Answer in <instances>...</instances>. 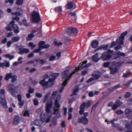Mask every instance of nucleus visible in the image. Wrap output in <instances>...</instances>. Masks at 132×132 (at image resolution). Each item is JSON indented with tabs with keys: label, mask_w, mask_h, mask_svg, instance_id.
<instances>
[{
	"label": "nucleus",
	"mask_w": 132,
	"mask_h": 132,
	"mask_svg": "<svg viewBox=\"0 0 132 132\" xmlns=\"http://www.w3.org/2000/svg\"><path fill=\"white\" fill-rule=\"evenodd\" d=\"M52 104L53 103L51 101L48 102L46 103V111L47 113V117L46 119L44 112L43 111L42 112L40 116V117L42 122L48 123L50 121V118L52 114V113L50 111V109L51 108Z\"/></svg>",
	"instance_id": "1"
},
{
	"label": "nucleus",
	"mask_w": 132,
	"mask_h": 132,
	"mask_svg": "<svg viewBox=\"0 0 132 132\" xmlns=\"http://www.w3.org/2000/svg\"><path fill=\"white\" fill-rule=\"evenodd\" d=\"M31 19L33 22L38 23L40 20V18L38 12L34 11L31 14Z\"/></svg>",
	"instance_id": "2"
},
{
	"label": "nucleus",
	"mask_w": 132,
	"mask_h": 132,
	"mask_svg": "<svg viewBox=\"0 0 132 132\" xmlns=\"http://www.w3.org/2000/svg\"><path fill=\"white\" fill-rule=\"evenodd\" d=\"M93 102L92 101H88L86 102H84L80 106V110L79 111V114L82 115L83 112L85 111V108H88L91 104V103Z\"/></svg>",
	"instance_id": "3"
},
{
	"label": "nucleus",
	"mask_w": 132,
	"mask_h": 132,
	"mask_svg": "<svg viewBox=\"0 0 132 132\" xmlns=\"http://www.w3.org/2000/svg\"><path fill=\"white\" fill-rule=\"evenodd\" d=\"M112 51L109 50L108 52H104L102 54V56L100 58L103 61H107L110 59L112 55L110 53H112Z\"/></svg>",
	"instance_id": "4"
},
{
	"label": "nucleus",
	"mask_w": 132,
	"mask_h": 132,
	"mask_svg": "<svg viewBox=\"0 0 132 132\" xmlns=\"http://www.w3.org/2000/svg\"><path fill=\"white\" fill-rule=\"evenodd\" d=\"M87 61H84L83 62H82L80 63L79 66L78 67V68L77 67H76V69L74 70V71L71 73L69 76V78H70L71 77L72 75L74 74L76 72L78 71V70H81L82 69H83L85 68L86 67V63H87Z\"/></svg>",
	"instance_id": "5"
},
{
	"label": "nucleus",
	"mask_w": 132,
	"mask_h": 132,
	"mask_svg": "<svg viewBox=\"0 0 132 132\" xmlns=\"http://www.w3.org/2000/svg\"><path fill=\"white\" fill-rule=\"evenodd\" d=\"M60 98L61 95L59 94L57 96L56 98L55 101V107L53 108L54 111V114H56V113H57L58 112V111L59 109L58 108L60 106L59 104V101L60 100Z\"/></svg>",
	"instance_id": "6"
},
{
	"label": "nucleus",
	"mask_w": 132,
	"mask_h": 132,
	"mask_svg": "<svg viewBox=\"0 0 132 132\" xmlns=\"http://www.w3.org/2000/svg\"><path fill=\"white\" fill-rule=\"evenodd\" d=\"M78 32V30L75 28L69 27L67 30V33L70 35H76Z\"/></svg>",
	"instance_id": "7"
},
{
	"label": "nucleus",
	"mask_w": 132,
	"mask_h": 132,
	"mask_svg": "<svg viewBox=\"0 0 132 132\" xmlns=\"http://www.w3.org/2000/svg\"><path fill=\"white\" fill-rule=\"evenodd\" d=\"M9 91L12 93V95L14 97L16 96V91L15 89V87L13 84H10L8 86Z\"/></svg>",
	"instance_id": "8"
},
{
	"label": "nucleus",
	"mask_w": 132,
	"mask_h": 132,
	"mask_svg": "<svg viewBox=\"0 0 132 132\" xmlns=\"http://www.w3.org/2000/svg\"><path fill=\"white\" fill-rule=\"evenodd\" d=\"M10 25L12 26L14 32L15 33H17L19 32V28L16 24H15V22L13 21L10 22Z\"/></svg>",
	"instance_id": "9"
},
{
	"label": "nucleus",
	"mask_w": 132,
	"mask_h": 132,
	"mask_svg": "<svg viewBox=\"0 0 132 132\" xmlns=\"http://www.w3.org/2000/svg\"><path fill=\"white\" fill-rule=\"evenodd\" d=\"M65 7V8L68 9H74L76 7L75 4L73 2L70 1L68 2Z\"/></svg>",
	"instance_id": "10"
},
{
	"label": "nucleus",
	"mask_w": 132,
	"mask_h": 132,
	"mask_svg": "<svg viewBox=\"0 0 132 132\" xmlns=\"http://www.w3.org/2000/svg\"><path fill=\"white\" fill-rule=\"evenodd\" d=\"M59 75V73H52L51 74L52 78H50L48 80V82L49 83L51 84V85H53L55 79Z\"/></svg>",
	"instance_id": "11"
},
{
	"label": "nucleus",
	"mask_w": 132,
	"mask_h": 132,
	"mask_svg": "<svg viewBox=\"0 0 132 132\" xmlns=\"http://www.w3.org/2000/svg\"><path fill=\"white\" fill-rule=\"evenodd\" d=\"M122 104V103L120 102L119 100H117L112 107V109L114 110H115L118 108Z\"/></svg>",
	"instance_id": "12"
},
{
	"label": "nucleus",
	"mask_w": 132,
	"mask_h": 132,
	"mask_svg": "<svg viewBox=\"0 0 132 132\" xmlns=\"http://www.w3.org/2000/svg\"><path fill=\"white\" fill-rule=\"evenodd\" d=\"M48 76L47 75H46L44 76V79L40 81V84L42 85L43 86H47L49 85L48 83V82H45V79H46L48 78Z\"/></svg>",
	"instance_id": "13"
},
{
	"label": "nucleus",
	"mask_w": 132,
	"mask_h": 132,
	"mask_svg": "<svg viewBox=\"0 0 132 132\" xmlns=\"http://www.w3.org/2000/svg\"><path fill=\"white\" fill-rule=\"evenodd\" d=\"M78 122L84 125H86L88 123V120L86 117H82L78 119Z\"/></svg>",
	"instance_id": "14"
},
{
	"label": "nucleus",
	"mask_w": 132,
	"mask_h": 132,
	"mask_svg": "<svg viewBox=\"0 0 132 132\" xmlns=\"http://www.w3.org/2000/svg\"><path fill=\"white\" fill-rule=\"evenodd\" d=\"M127 33V31H126L121 35L119 37V40L120 39L121 40L120 41V44L121 45H122L123 44V40L124 39L125 37V36L126 35Z\"/></svg>",
	"instance_id": "15"
},
{
	"label": "nucleus",
	"mask_w": 132,
	"mask_h": 132,
	"mask_svg": "<svg viewBox=\"0 0 132 132\" xmlns=\"http://www.w3.org/2000/svg\"><path fill=\"white\" fill-rule=\"evenodd\" d=\"M20 52L18 53L21 55L23 54L24 53H27L29 52V50L27 48H20L19 49Z\"/></svg>",
	"instance_id": "16"
},
{
	"label": "nucleus",
	"mask_w": 132,
	"mask_h": 132,
	"mask_svg": "<svg viewBox=\"0 0 132 132\" xmlns=\"http://www.w3.org/2000/svg\"><path fill=\"white\" fill-rule=\"evenodd\" d=\"M0 103L4 107L7 108V102L5 97H0Z\"/></svg>",
	"instance_id": "17"
},
{
	"label": "nucleus",
	"mask_w": 132,
	"mask_h": 132,
	"mask_svg": "<svg viewBox=\"0 0 132 132\" xmlns=\"http://www.w3.org/2000/svg\"><path fill=\"white\" fill-rule=\"evenodd\" d=\"M45 43L44 41H42L40 42L39 44V45L41 46L42 49L43 48H47L50 46V45L49 44H45L44 45Z\"/></svg>",
	"instance_id": "18"
},
{
	"label": "nucleus",
	"mask_w": 132,
	"mask_h": 132,
	"mask_svg": "<svg viewBox=\"0 0 132 132\" xmlns=\"http://www.w3.org/2000/svg\"><path fill=\"white\" fill-rule=\"evenodd\" d=\"M20 119L19 117L18 116H15L13 124L14 125H17L19 123Z\"/></svg>",
	"instance_id": "19"
},
{
	"label": "nucleus",
	"mask_w": 132,
	"mask_h": 132,
	"mask_svg": "<svg viewBox=\"0 0 132 132\" xmlns=\"http://www.w3.org/2000/svg\"><path fill=\"white\" fill-rule=\"evenodd\" d=\"M69 73V71L68 70H65L63 72L61 75L62 77L63 78H65L68 77V75Z\"/></svg>",
	"instance_id": "20"
},
{
	"label": "nucleus",
	"mask_w": 132,
	"mask_h": 132,
	"mask_svg": "<svg viewBox=\"0 0 132 132\" xmlns=\"http://www.w3.org/2000/svg\"><path fill=\"white\" fill-rule=\"evenodd\" d=\"M69 76L68 77V78L64 81L63 83L62 84L63 86L61 87V89L59 90V92L60 93H61V92H62L63 90L64 89V87L63 86H65L68 83V81L70 78H69Z\"/></svg>",
	"instance_id": "21"
},
{
	"label": "nucleus",
	"mask_w": 132,
	"mask_h": 132,
	"mask_svg": "<svg viewBox=\"0 0 132 132\" xmlns=\"http://www.w3.org/2000/svg\"><path fill=\"white\" fill-rule=\"evenodd\" d=\"M108 45H103L100 47H99L97 49H96L95 51V52H96L99 50H102L103 49L104 50H106L108 49Z\"/></svg>",
	"instance_id": "22"
},
{
	"label": "nucleus",
	"mask_w": 132,
	"mask_h": 132,
	"mask_svg": "<svg viewBox=\"0 0 132 132\" xmlns=\"http://www.w3.org/2000/svg\"><path fill=\"white\" fill-rule=\"evenodd\" d=\"M98 44L99 43L97 41L94 40L92 42L91 45L93 48H95L98 46Z\"/></svg>",
	"instance_id": "23"
},
{
	"label": "nucleus",
	"mask_w": 132,
	"mask_h": 132,
	"mask_svg": "<svg viewBox=\"0 0 132 132\" xmlns=\"http://www.w3.org/2000/svg\"><path fill=\"white\" fill-rule=\"evenodd\" d=\"M42 123V122L39 119H36L34 122V125L39 126H41Z\"/></svg>",
	"instance_id": "24"
},
{
	"label": "nucleus",
	"mask_w": 132,
	"mask_h": 132,
	"mask_svg": "<svg viewBox=\"0 0 132 132\" xmlns=\"http://www.w3.org/2000/svg\"><path fill=\"white\" fill-rule=\"evenodd\" d=\"M110 70L111 74H113L116 73L118 71V69L116 67H110Z\"/></svg>",
	"instance_id": "25"
},
{
	"label": "nucleus",
	"mask_w": 132,
	"mask_h": 132,
	"mask_svg": "<svg viewBox=\"0 0 132 132\" xmlns=\"http://www.w3.org/2000/svg\"><path fill=\"white\" fill-rule=\"evenodd\" d=\"M98 53H97L96 55L92 56V59L94 61L97 62L100 60V59L98 58Z\"/></svg>",
	"instance_id": "26"
},
{
	"label": "nucleus",
	"mask_w": 132,
	"mask_h": 132,
	"mask_svg": "<svg viewBox=\"0 0 132 132\" xmlns=\"http://www.w3.org/2000/svg\"><path fill=\"white\" fill-rule=\"evenodd\" d=\"M12 76V73H10L6 74L5 77V80L7 81L9 79L11 78Z\"/></svg>",
	"instance_id": "27"
},
{
	"label": "nucleus",
	"mask_w": 132,
	"mask_h": 132,
	"mask_svg": "<svg viewBox=\"0 0 132 132\" xmlns=\"http://www.w3.org/2000/svg\"><path fill=\"white\" fill-rule=\"evenodd\" d=\"M3 56L6 58H9L10 60H12L14 57L13 55H11L9 54H7L3 55Z\"/></svg>",
	"instance_id": "28"
},
{
	"label": "nucleus",
	"mask_w": 132,
	"mask_h": 132,
	"mask_svg": "<svg viewBox=\"0 0 132 132\" xmlns=\"http://www.w3.org/2000/svg\"><path fill=\"white\" fill-rule=\"evenodd\" d=\"M20 37H14L12 38V42L14 43L18 42L20 40Z\"/></svg>",
	"instance_id": "29"
},
{
	"label": "nucleus",
	"mask_w": 132,
	"mask_h": 132,
	"mask_svg": "<svg viewBox=\"0 0 132 132\" xmlns=\"http://www.w3.org/2000/svg\"><path fill=\"white\" fill-rule=\"evenodd\" d=\"M125 115L127 116H128L130 114L132 113L131 110L129 109H126L125 111Z\"/></svg>",
	"instance_id": "30"
},
{
	"label": "nucleus",
	"mask_w": 132,
	"mask_h": 132,
	"mask_svg": "<svg viewBox=\"0 0 132 132\" xmlns=\"http://www.w3.org/2000/svg\"><path fill=\"white\" fill-rule=\"evenodd\" d=\"M5 91L4 89H1L0 91V97H5Z\"/></svg>",
	"instance_id": "31"
},
{
	"label": "nucleus",
	"mask_w": 132,
	"mask_h": 132,
	"mask_svg": "<svg viewBox=\"0 0 132 132\" xmlns=\"http://www.w3.org/2000/svg\"><path fill=\"white\" fill-rule=\"evenodd\" d=\"M34 36V35L32 33H31L29 34L28 37H27V39L28 40H30Z\"/></svg>",
	"instance_id": "32"
},
{
	"label": "nucleus",
	"mask_w": 132,
	"mask_h": 132,
	"mask_svg": "<svg viewBox=\"0 0 132 132\" xmlns=\"http://www.w3.org/2000/svg\"><path fill=\"white\" fill-rule=\"evenodd\" d=\"M79 91V89L77 87L75 88L73 91V94L71 95V96H72L73 95H77V93H78Z\"/></svg>",
	"instance_id": "33"
},
{
	"label": "nucleus",
	"mask_w": 132,
	"mask_h": 132,
	"mask_svg": "<svg viewBox=\"0 0 132 132\" xmlns=\"http://www.w3.org/2000/svg\"><path fill=\"white\" fill-rule=\"evenodd\" d=\"M51 94V93L49 92L47 94H46L45 96V98L44 100V102H45L47 100L49 97L50 96Z\"/></svg>",
	"instance_id": "34"
},
{
	"label": "nucleus",
	"mask_w": 132,
	"mask_h": 132,
	"mask_svg": "<svg viewBox=\"0 0 132 132\" xmlns=\"http://www.w3.org/2000/svg\"><path fill=\"white\" fill-rule=\"evenodd\" d=\"M17 77L16 75H13L11 78L12 79V80L11 82H13L16 80Z\"/></svg>",
	"instance_id": "35"
},
{
	"label": "nucleus",
	"mask_w": 132,
	"mask_h": 132,
	"mask_svg": "<svg viewBox=\"0 0 132 132\" xmlns=\"http://www.w3.org/2000/svg\"><path fill=\"white\" fill-rule=\"evenodd\" d=\"M41 46L39 45L38 48V49H36L35 51L33 52V53H38L42 49Z\"/></svg>",
	"instance_id": "36"
},
{
	"label": "nucleus",
	"mask_w": 132,
	"mask_h": 132,
	"mask_svg": "<svg viewBox=\"0 0 132 132\" xmlns=\"http://www.w3.org/2000/svg\"><path fill=\"white\" fill-rule=\"evenodd\" d=\"M23 24L26 27H28L30 26V24L29 23H27V20L25 19L23 20Z\"/></svg>",
	"instance_id": "37"
},
{
	"label": "nucleus",
	"mask_w": 132,
	"mask_h": 132,
	"mask_svg": "<svg viewBox=\"0 0 132 132\" xmlns=\"http://www.w3.org/2000/svg\"><path fill=\"white\" fill-rule=\"evenodd\" d=\"M99 102H97L96 104H94L93 106L92 110H91V112L92 111H94L96 109V108L98 104L99 103Z\"/></svg>",
	"instance_id": "38"
},
{
	"label": "nucleus",
	"mask_w": 132,
	"mask_h": 132,
	"mask_svg": "<svg viewBox=\"0 0 132 132\" xmlns=\"http://www.w3.org/2000/svg\"><path fill=\"white\" fill-rule=\"evenodd\" d=\"M12 26L10 25V24L9 25L6 27V28L7 30L11 31L12 30Z\"/></svg>",
	"instance_id": "39"
},
{
	"label": "nucleus",
	"mask_w": 132,
	"mask_h": 132,
	"mask_svg": "<svg viewBox=\"0 0 132 132\" xmlns=\"http://www.w3.org/2000/svg\"><path fill=\"white\" fill-rule=\"evenodd\" d=\"M130 72H129L128 73H124L123 75V77L125 78H126L128 77H129L130 75Z\"/></svg>",
	"instance_id": "40"
},
{
	"label": "nucleus",
	"mask_w": 132,
	"mask_h": 132,
	"mask_svg": "<svg viewBox=\"0 0 132 132\" xmlns=\"http://www.w3.org/2000/svg\"><path fill=\"white\" fill-rule=\"evenodd\" d=\"M23 2V0H17L16 1V4L18 5L22 4Z\"/></svg>",
	"instance_id": "41"
},
{
	"label": "nucleus",
	"mask_w": 132,
	"mask_h": 132,
	"mask_svg": "<svg viewBox=\"0 0 132 132\" xmlns=\"http://www.w3.org/2000/svg\"><path fill=\"white\" fill-rule=\"evenodd\" d=\"M54 44L56 46H60L62 44V43L61 42H59L58 43L56 41H55L54 42Z\"/></svg>",
	"instance_id": "42"
},
{
	"label": "nucleus",
	"mask_w": 132,
	"mask_h": 132,
	"mask_svg": "<svg viewBox=\"0 0 132 132\" xmlns=\"http://www.w3.org/2000/svg\"><path fill=\"white\" fill-rule=\"evenodd\" d=\"M55 11L57 12H61L62 11L61 6H59L56 8L55 9Z\"/></svg>",
	"instance_id": "43"
},
{
	"label": "nucleus",
	"mask_w": 132,
	"mask_h": 132,
	"mask_svg": "<svg viewBox=\"0 0 132 132\" xmlns=\"http://www.w3.org/2000/svg\"><path fill=\"white\" fill-rule=\"evenodd\" d=\"M33 103L35 105H37L38 104L39 102L37 99H35L33 100Z\"/></svg>",
	"instance_id": "44"
},
{
	"label": "nucleus",
	"mask_w": 132,
	"mask_h": 132,
	"mask_svg": "<svg viewBox=\"0 0 132 132\" xmlns=\"http://www.w3.org/2000/svg\"><path fill=\"white\" fill-rule=\"evenodd\" d=\"M117 54L120 56H125V54L120 51L118 52L117 53Z\"/></svg>",
	"instance_id": "45"
},
{
	"label": "nucleus",
	"mask_w": 132,
	"mask_h": 132,
	"mask_svg": "<svg viewBox=\"0 0 132 132\" xmlns=\"http://www.w3.org/2000/svg\"><path fill=\"white\" fill-rule=\"evenodd\" d=\"M93 76L94 80L97 79L100 77L99 75L96 74L93 75Z\"/></svg>",
	"instance_id": "46"
},
{
	"label": "nucleus",
	"mask_w": 132,
	"mask_h": 132,
	"mask_svg": "<svg viewBox=\"0 0 132 132\" xmlns=\"http://www.w3.org/2000/svg\"><path fill=\"white\" fill-rule=\"evenodd\" d=\"M131 93L129 92L126 93L124 96V97L126 98H127L129 97L131 95Z\"/></svg>",
	"instance_id": "47"
},
{
	"label": "nucleus",
	"mask_w": 132,
	"mask_h": 132,
	"mask_svg": "<svg viewBox=\"0 0 132 132\" xmlns=\"http://www.w3.org/2000/svg\"><path fill=\"white\" fill-rule=\"evenodd\" d=\"M29 45L31 47V48L32 49L36 46V45L34 44L33 43H29Z\"/></svg>",
	"instance_id": "48"
},
{
	"label": "nucleus",
	"mask_w": 132,
	"mask_h": 132,
	"mask_svg": "<svg viewBox=\"0 0 132 132\" xmlns=\"http://www.w3.org/2000/svg\"><path fill=\"white\" fill-rule=\"evenodd\" d=\"M56 58V56H55L52 55L50 57L49 61H52L55 60Z\"/></svg>",
	"instance_id": "49"
},
{
	"label": "nucleus",
	"mask_w": 132,
	"mask_h": 132,
	"mask_svg": "<svg viewBox=\"0 0 132 132\" xmlns=\"http://www.w3.org/2000/svg\"><path fill=\"white\" fill-rule=\"evenodd\" d=\"M88 69H84L82 71V75H84L86 74L87 72Z\"/></svg>",
	"instance_id": "50"
},
{
	"label": "nucleus",
	"mask_w": 132,
	"mask_h": 132,
	"mask_svg": "<svg viewBox=\"0 0 132 132\" xmlns=\"http://www.w3.org/2000/svg\"><path fill=\"white\" fill-rule=\"evenodd\" d=\"M76 14L75 12H70L69 14V16H75L76 15Z\"/></svg>",
	"instance_id": "51"
},
{
	"label": "nucleus",
	"mask_w": 132,
	"mask_h": 132,
	"mask_svg": "<svg viewBox=\"0 0 132 132\" xmlns=\"http://www.w3.org/2000/svg\"><path fill=\"white\" fill-rule=\"evenodd\" d=\"M116 112L118 114H121L123 113V112L121 110H119L116 111Z\"/></svg>",
	"instance_id": "52"
},
{
	"label": "nucleus",
	"mask_w": 132,
	"mask_h": 132,
	"mask_svg": "<svg viewBox=\"0 0 132 132\" xmlns=\"http://www.w3.org/2000/svg\"><path fill=\"white\" fill-rule=\"evenodd\" d=\"M24 104V102L21 101H19V105L20 108H21Z\"/></svg>",
	"instance_id": "53"
},
{
	"label": "nucleus",
	"mask_w": 132,
	"mask_h": 132,
	"mask_svg": "<svg viewBox=\"0 0 132 132\" xmlns=\"http://www.w3.org/2000/svg\"><path fill=\"white\" fill-rule=\"evenodd\" d=\"M120 87V84H118V85H116L112 88L111 90H112L114 89L119 88Z\"/></svg>",
	"instance_id": "54"
},
{
	"label": "nucleus",
	"mask_w": 132,
	"mask_h": 132,
	"mask_svg": "<svg viewBox=\"0 0 132 132\" xmlns=\"http://www.w3.org/2000/svg\"><path fill=\"white\" fill-rule=\"evenodd\" d=\"M29 114L28 111H25L24 113V116H29Z\"/></svg>",
	"instance_id": "55"
},
{
	"label": "nucleus",
	"mask_w": 132,
	"mask_h": 132,
	"mask_svg": "<svg viewBox=\"0 0 132 132\" xmlns=\"http://www.w3.org/2000/svg\"><path fill=\"white\" fill-rule=\"evenodd\" d=\"M34 89L33 88H30L28 92L29 93H32L34 92Z\"/></svg>",
	"instance_id": "56"
},
{
	"label": "nucleus",
	"mask_w": 132,
	"mask_h": 132,
	"mask_svg": "<svg viewBox=\"0 0 132 132\" xmlns=\"http://www.w3.org/2000/svg\"><path fill=\"white\" fill-rule=\"evenodd\" d=\"M36 96L37 97L39 98H41L42 96V94H41L37 93L36 94Z\"/></svg>",
	"instance_id": "57"
},
{
	"label": "nucleus",
	"mask_w": 132,
	"mask_h": 132,
	"mask_svg": "<svg viewBox=\"0 0 132 132\" xmlns=\"http://www.w3.org/2000/svg\"><path fill=\"white\" fill-rule=\"evenodd\" d=\"M7 39L6 38H4L2 40V43L3 44H5L7 41Z\"/></svg>",
	"instance_id": "58"
},
{
	"label": "nucleus",
	"mask_w": 132,
	"mask_h": 132,
	"mask_svg": "<svg viewBox=\"0 0 132 132\" xmlns=\"http://www.w3.org/2000/svg\"><path fill=\"white\" fill-rule=\"evenodd\" d=\"M46 62V61L45 60H40V64H43L45 63Z\"/></svg>",
	"instance_id": "59"
},
{
	"label": "nucleus",
	"mask_w": 132,
	"mask_h": 132,
	"mask_svg": "<svg viewBox=\"0 0 132 132\" xmlns=\"http://www.w3.org/2000/svg\"><path fill=\"white\" fill-rule=\"evenodd\" d=\"M94 80V78L93 77H92L88 79L87 81V83H89Z\"/></svg>",
	"instance_id": "60"
},
{
	"label": "nucleus",
	"mask_w": 132,
	"mask_h": 132,
	"mask_svg": "<svg viewBox=\"0 0 132 132\" xmlns=\"http://www.w3.org/2000/svg\"><path fill=\"white\" fill-rule=\"evenodd\" d=\"M109 62H105L104 63L103 66L105 67H107L109 65Z\"/></svg>",
	"instance_id": "61"
},
{
	"label": "nucleus",
	"mask_w": 132,
	"mask_h": 132,
	"mask_svg": "<svg viewBox=\"0 0 132 132\" xmlns=\"http://www.w3.org/2000/svg\"><path fill=\"white\" fill-rule=\"evenodd\" d=\"M61 127H62L64 128L65 126V124L64 121H62L61 124Z\"/></svg>",
	"instance_id": "62"
},
{
	"label": "nucleus",
	"mask_w": 132,
	"mask_h": 132,
	"mask_svg": "<svg viewBox=\"0 0 132 132\" xmlns=\"http://www.w3.org/2000/svg\"><path fill=\"white\" fill-rule=\"evenodd\" d=\"M122 47L121 45H119L118 46H116L115 47L114 49L116 50H118L119 49H120Z\"/></svg>",
	"instance_id": "63"
},
{
	"label": "nucleus",
	"mask_w": 132,
	"mask_h": 132,
	"mask_svg": "<svg viewBox=\"0 0 132 132\" xmlns=\"http://www.w3.org/2000/svg\"><path fill=\"white\" fill-rule=\"evenodd\" d=\"M57 92V91H55L53 92L52 94V96L53 97H54L56 95V94Z\"/></svg>",
	"instance_id": "64"
}]
</instances>
